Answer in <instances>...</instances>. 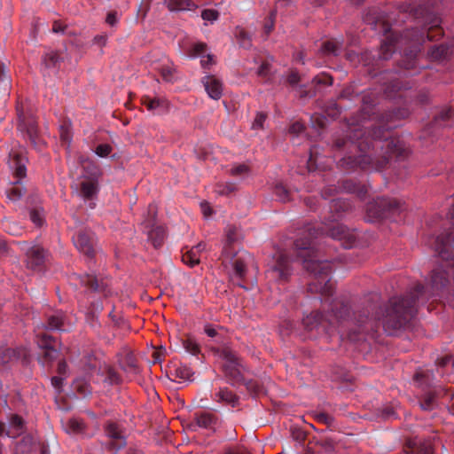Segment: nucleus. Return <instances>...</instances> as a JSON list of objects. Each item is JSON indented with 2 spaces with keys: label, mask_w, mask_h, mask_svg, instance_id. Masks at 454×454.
Returning a JSON list of instances; mask_svg holds the SVG:
<instances>
[{
  "label": "nucleus",
  "mask_w": 454,
  "mask_h": 454,
  "mask_svg": "<svg viewBox=\"0 0 454 454\" xmlns=\"http://www.w3.org/2000/svg\"><path fill=\"white\" fill-rule=\"evenodd\" d=\"M216 397L218 401L229 403L231 406H235L238 402L236 395L228 388H221L216 394Z\"/></svg>",
  "instance_id": "c756f323"
},
{
  "label": "nucleus",
  "mask_w": 454,
  "mask_h": 454,
  "mask_svg": "<svg viewBox=\"0 0 454 454\" xmlns=\"http://www.w3.org/2000/svg\"><path fill=\"white\" fill-rule=\"evenodd\" d=\"M287 80H288V82H289L290 84L294 85V84H296V83L299 82L300 77H299V75H298V74H297V73H295V72H292V73L289 74V76H288Z\"/></svg>",
  "instance_id": "0e129e2a"
},
{
  "label": "nucleus",
  "mask_w": 454,
  "mask_h": 454,
  "mask_svg": "<svg viewBox=\"0 0 454 454\" xmlns=\"http://www.w3.org/2000/svg\"><path fill=\"white\" fill-rule=\"evenodd\" d=\"M71 133L67 127L62 126L60 129V139L62 143L67 145V147H69L70 142H71Z\"/></svg>",
  "instance_id": "a18cd8bd"
},
{
  "label": "nucleus",
  "mask_w": 454,
  "mask_h": 454,
  "mask_svg": "<svg viewBox=\"0 0 454 454\" xmlns=\"http://www.w3.org/2000/svg\"><path fill=\"white\" fill-rule=\"evenodd\" d=\"M24 428L23 419L18 415H12L9 419L7 429L4 423H0V435L5 434L9 437L15 438L23 434Z\"/></svg>",
  "instance_id": "f3484780"
},
{
  "label": "nucleus",
  "mask_w": 454,
  "mask_h": 454,
  "mask_svg": "<svg viewBox=\"0 0 454 454\" xmlns=\"http://www.w3.org/2000/svg\"><path fill=\"white\" fill-rule=\"evenodd\" d=\"M304 232L309 235H323L327 234L334 239L343 241V246L348 247L351 246L355 239V235L346 226L337 222H330L325 223L308 224L305 227Z\"/></svg>",
  "instance_id": "0eeeda50"
},
{
  "label": "nucleus",
  "mask_w": 454,
  "mask_h": 454,
  "mask_svg": "<svg viewBox=\"0 0 454 454\" xmlns=\"http://www.w3.org/2000/svg\"><path fill=\"white\" fill-rule=\"evenodd\" d=\"M415 299L394 297L389 300L381 317L378 319L382 323L386 332L392 334L394 331L402 328L411 317Z\"/></svg>",
  "instance_id": "f03ea898"
},
{
  "label": "nucleus",
  "mask_w": 454,
  "mask_h": 454,
  "mask_svg": "<svg viewBox=\"0 0 454 454\" xmlns=\"http://www.w3.org/2000/svg\"><path fill=\"white\" fill-rule=\"evenodd\" d=\"M200 209L205 217H209L213 213L209 203L207 201H202L200 203Z\"/></svg>",
  "instance_id": "13d9d810"
},
{
  "label": "nucleus",
  "mask_w": 454,
  "mask_h": 454,
  "mask_svg": "<svg viewBox=\"0 0 454 454\" xmlns=\"http://www.w3.org/2000/svg\"><path fill=\"white\" fill-rule=\"evenodd\" d=\"M317 161H318V158L316 155V151H315V149H312L310 152L309 159L308 160V168L309 171H313L318 168Z\"/></svg>",
  "instance_id": "3c124183"
},
{
  "label": "nucleus",
  "mask_w": 454,
  "mask_h": 454,
  "mask_svg": "<svg viewBox=\"0 0 454 454\" xmlns=\"http://www.w3.org/2000/svg\"><path fill=\"white\" fill-rule=\"evenodd\" d=\"M266 121V114L258 113L253 121L252 128L254 129H260L263 128V124Z\"/></svg>",
  "instance_id": "de8ad7c7"
},
{
  "label": "nucleus",
  "mask_w": 454,
  "mask_h": 454,
  "mask_svg": "<svg viewBox=\"0 0 454 454\" xmlns=\"http://www.w3.org/2000/svg\"><path fill=\"white\" fill-rule=\"evenodd\" d=\"M205 247L206 245L204 243H199L196 247L188 249L182 255L183 262L191 267L197 265L200 261L201 254Z\"/></svg>",
  "instance_id": "4be33fe9"
},
{
  "label": "nucleus",
  "mask_w": 454,
  "mask_h": 454,
  "mask_svg": "<svg viewBox=\"0 0 454 454\" xmlns=\"http://www.w3.org/2000/svg\"><path fill=\"white\" fill-rule=\"evenodd\" d=\"M64 325V315L62 312H56L48 318L47 327L51 330H61Z\"/></svg>",
  "instance_id": "7c9ffc66"
},
{
  "label": "nucleus",
  "mask_w": 454,
  "mask_h": 454,
  "mask_svg": "<svg viewBox=\"0 0 454 454\" xmlns=\"http://www.w3.org/2000/svg\"><path fill=\"white\" fill-rule=\"evenodd\" d=\"M3 226L5 231L13 236L20 235L22 232L21 227L17 223L11 220H5L3 223Z\"/></svg>",
  "instance_id": "c9c22d12"
},
{
  "label": "nucleus",
  "mask_w": 454,
  "mask_h": 454,
  "mask_svg": "<svg viewBox=\"0 0 454 454\" xmlns=\"http://www.w3.org/2000/svg\"><path fill=\"white\" fill-rule=\"evenodd\" d=\"M219 359L222 360V366L225 374L234 381L241 380L242 366L239 364L235 353L227 347L216 350Z\"/></svg>",
  "instance_id": "1a4fd4ad"
},
{
  "label": "nucleus",
  "mask_w": 454,
  "mask_h": 454,
  "mask_svg": "<svg viewBox=\"0 0 454 454\" xmlns=\"http://www.w3.org/2000/svg\"><path fill=\"white\" fill-rule=\"evenodd\" d=\"M314 81L317 82V83H322V84H325V85H332L333 84V78L332 76L328 75V74H322L320 76H317L315 77Z\"/></svg>",
  "instance_id": "5fc2aeb1"
},
{
  "label": "nucleus",
  "mask_w": 454,
  "mask_h": 454,
  "mask_svg": "<svg viewBox=\"0 0 454 454\" xmlns=\"http://www.w3.org/2000/svg\"><path fill=\"white\" fill-rule=\"evenodd\" d=\"M153 68L158 71L166 82H172L175 78L176 70L173 63L166 56H162L159 60L153 61Z\"/></svg>",
  "instance_id": "a211bd4d"
},
{
  "label": "nucleus",
  "mask_w": 454,
  "mask_h": 454,
  "mask_svg": "<svg viewBox=\"0 0 454 454\" xmlns=\"http://www.w3.org/2000/svg\"><path fill=\"white\" fill-rule=\"evenodd\" d=\"M33 439L31 436L27 435L23 437L21 442L17 445L16 451L20 454H25L31 449Z\"/></svg>",
  "instance_id": "e433bc0d"
},
{
  "label": "nucleus",
  "mask_w": 454,
  "mask_h": 454,
  "mask_svg": "<svg viewBox=\"0 0 454 454\" xmlns=\"http://www.w3.org/2000/svg\"><path fill=\"white\" fill-rule=\"evenodd\" d=\"M202 83L210 98L214 100L221 98L223 91V84L221 79L215 75H206L202 79Z\"/></svg>",
  "instance_id": "dca6fc26"
},
{
  "label": "nucleus",
  "mask_w": 454,
  "mask_h": 454,
  "mask_svg": "<svg viewBox=\"0 0 454 454\" xmlns=\"http://www.w3.org/2000/svg\"><path fill=\"white\" fill-rule=\"evenodd\" d=\"M275 194L281 201H286L289 200L288 192L282 184H278L275 187Z\"/></svg>",
  "instance_id": "37998d69"
},
{
  "label": "nucleus",
  "mask_w": 454,
  "mask_h": 454,
  "mask_svg": "<svg viewBox=\"0 0 454 454\" xmlns=\"http://www.w3.org/2000/svg\"><path fill=\"white\" fill-rule=\"evenodd\" d=\"M37 344L41 349H43V356L42 363L50 364L58 356V350L56 349V341L47 333L36 334Z\"/></svg>",
  "instance_id": "ddd939ff"
},
{
  "label": "nucleus",
  "mask_w": 454,
  "mask_h": 454,
  "mask_svg": "<svg viewBox=\"0 0 454 454\" xmlns=\"http://www.w3.org/2000/svg\"><path fill=\"white\" fill-rule=\"evenodd\" d=\"M144 105L149 111H153L158 114L166 112L169 106L168 101L164 98H146L144 100Z\"/></svg>",
  "instance_id": "5701e85b"
},
{
  "label": "nucleus",
  "mask_w": 454,
  "mask_h": 454,
  "mask_svg": "<svg viewBox=\"0 0 454 454\" xmlns=\"http://www.w3.org/2000/svg\"><path fill=\"white\" fill-rule=\"evenodd\" d=\"M17 114L19 119L18 129L22 133H26L30 142L35 146H37V127L35 119L32 114H26L20 105L17 106Z\"/></svg>",
  "instance_id": "f8f14e48"
},
{
  "label": "nucleus",
  "mask_w": 454,
  "mask_h": 454,
  "mask_svg": "<svg viewBox=\"0 0 454 454\" xmlns=\"http://www.w3.org/2000/svg\"><path fill=\"white\" fill-rule=\"evenodd\" d=\"M204 331L209 337H215L217 335V330L211 325H206Z\"/></svg>",
  "instance_id": "e2e57ef3"
},
{
  "label": "nucleus",
  "mask_w": 454,
  "mask_h": 454,
  "mask_svg": "<svg viewBox=\"0 0 454 454\" xmlns=\"http://www.w3.org/2000/svg\"><path fill=\"white\" fill-rule=\"evenodd\" d=\"M434 374L429 371H419L415 374L414 381L417 386L421 388V395L419 396V405L422 410H432L435 403L437 396L440 394L448 395L446 389L436 391L432 386Z\"/></svg>",
  "instance_id": "423d86ee"
},
{
  "label": "nucleus",
  "mask_w": 454,
  "mask_h": 454,
  "mask_svg": "<svg viewBox=\"0 0 454 454\" xmlns=\"http://www.w3.org/2000/svg\"><path fill=\"white\" fill-rule=\"evenodd\" d=\"M113 152V147L108 144H100L95 149V153L102 158L107 157Z\"/></svg>",
  "instance_id": "a19ab883"
},
{
  "label": "nucleus",
  "mask_w": 454,
  "mask_h": 454,
  "mask_svg": "<svg viewBox=\"0 0 454 454\" xmlns=\"http://www.w3.org/2000/svg\"><path fill=\"white\" fill-rule=\"evenodd\" d=\"M441 20L438 17H434L432 20L428 22L429 29L427 34V38L431 41L434 40L435 35H434V32L437 33V35H442V30L438 28V26L440 24Z\"/></svg>",
  "instance_id": "72a5a7b5"
},
{
  "label": "nucleus",
  "mask_w": 454,
  "mask_h": 454,
  "mask_svg": "<svg viewBox=\"0 0 454 454\" xmlns=\"http://www.w3.org/2000/svg\"><path fill=\"white\" fill-rule=\"evenodd\" d=\"M371 161V157L368 154L363 153L360 154L357 157H355L354 159L351 156H348V158H343L340 162L341 165H350V168H353L355 166H359L364 169L369 168L367 165H369Z\"/></svg>",
  "instance_id": "bb28decb"
},
{
  "label": "nucleus",
  "mask_w": 454,
  "mask_h": 454,
  "mask_svg": "<svg viewBox=\"0 0 454 454\" xmlns=\"http://www.w3.org/2000/svg\"><path fill=\"white\" fill-rule=\"evenodd\" d=\"M239 231L235 226H229L226 230L227 244L223 248V263L230 262L232 266L231 278L233 281H237L239 286H243L239 281L243 279L247 272V265L252 261V257L245 251L235 252L231 247V244L239 239Z\"/></svg>",
  "instance_id": "7ed1b4c3"
},
{
  "label": "nucleus",
  "mask_w": 454,
  "mask_h": 454,
  "mask_svg": "<svg viewBox=\"0 0 454 454\" xmlns=\"http://www.w3.org/2000/svg\"><path fill=\"white\" fill-rule=\"evenodd\" d=\"M73 241L80 253L87 255L88 257H92L94 254V239L90 231H79L75 236L73 237Z\"/></svg>",
  "instance_id": "2eb2a0df"
},
{
  "label": "nucleus",
  "mask_w": 454,
  "mask_h": 454,
  "mask_svg": "<svg viewBox=\"0 0 454 454\" xmlns=\"http://www.w3.org/2000/svg\"><path fill=\"white\" fill-rule=\"evenodd\" d=\"M303 129H304V126L301 122L296 121L294 124H292L289 131H290V133L299 135L303 131Z\"/></svg>",
  "instance_id": "052dcab7"
},
{
  "label": "nucleus",
  "mask_w": 454,
  "mask_h": 454,
  "mask_svg": "<svg viewBox=\"0 0 454 454\" xmlns=\"http://www.w3.org/2000/svg\"><path fill=\"white\" fill-rule=\"evenodd\" d=\"M74 278L80 279L82 286H87L93 291L104 292L107 286V283H105L104 281L98 283L97 277L89 274L84 276H74Z\"/></svg>",
  "instance_id": "393cba45"
},
{
  "label": "nucleus",
  "mask_w": 454,
  "mask_h": 454,
  "mask_svg": "<svg viewBox=\"0 0 454 454\" xmlns=\"http://www.w3.org/2000/svg\"><path fill=\"white\" fill-rule=\"evenodd\" d=\"M107 36L106 35H98L95 36L94 43L98 44L99 46H104L106 43Z\"/></svg>",
  "instance_id": "680f3d73"
},
{
  "label": "nucleus",
  "mask_w": 454,
  "mask_h": 454,
  "mask_svg": "<svg viewBox=\"0 0 454 454\" xmlns=\"http://www.w3.org/2000/svg\"><path fill=\"white\" fill-rule=\"evenodd\" d=\"M80 164L82 172L77 184L79 195L84 200H93L98 192L99 168L89 159L81 158Z\"/></svg>",
  "instance_id": "20e7f679"
},
{
  "label": "nucleus",
  "mask_w": 454,
  "mask_h": 454,
  "mask_svg": "<svg viewBox=\"0 0 454 454\" xmlns=\"http://www.w3.org/2000/svg\"><path fill=\"white\" fill-rule=\"evenodd\" d=\"M270 73V66L268 62L262 63V65L259 67V68L257 70V74L262 78H266V81L270 80V78L268 77Z\"/></svg>",
  "instance_id": "09e8293b"
},
{
  "label": "nucleus",
  "mask_w": 454,
  "mask_h": 454,
  "mask_svg": "<svg viewBox=\"0 0 454 454\" xmlns=\"http://www.w3.org/2000/svg\"><path fill=\"white\" fill-rule=\"evenodd\" d=\"M106 434L111 440L110 446L112 449L120 450L125 446V439L117 424L108 423L106 427Z\"/></svg>",
  "instance_id": "aec40b11"
},
{
  "label": "nucleus",
  "mask_w": 454,
  "mask_h": 454,
  "mask_svg": "<svg viewBox=\"0 0 454 454\" xmlns=\"http://www.w3.org/2000/svg\"><path fill=\"white\" fill-rule=\"evenodd\" d=\"M274 20H275V12H272L268 18V20L264 23V32L266 35H268L273 29L274 27Z\"/></svg>",
  "instance_id": "864d4df0"
},
{
  "label": "nucleus",
  "mask_w": 454,
  "mask_h": 454,
  "mask_svg": "<svg viewBox=\"0 0 454 454\" xmlns=\"http://www.w3.org/2000/svg\"><path fill=\"white\" fill-rule=\"evenodd\" d=\"M26 150L20 146L12 148L9 153V166L17 180L7 191V197L11 200H18L23 195V188L20 184V181L26 176Z\"/></svg>",
  "instance_id": "39448f33"
},
{
  "label": "nucleus",
  "mask_w": 454,
  "mask_h": 454,
  "mask_svg": "<svg viewBox=\"0 0 454 454\" xmlns=\"http://www.w3.org/2000/svg\"><path fill=\"white\" fill-rule=\"evenodd\" d=\"M294 247L303 267L313 276L309 285V291L321 294L324 307L331 308L325 317H323L320 312L306 316L302 320L305 329L309 332L315 330L319 334L325 333L333 335L338 333L344 338L342 327L349 317V309L339 300L331 298L334 289V284L331 279L332 262L320 260L312 241L307 238L296 239Z\"/></svg>",
  "instance_id": "f257e3e1"
},
{
  "label": "nucleus",
  "mask_w": 454,
  "mask_h": 454,
  "mask_svg": "<svg viewBox=\"0 0 454 454\" xmlns=\"http://www.w3.org/2000/svg\"><path fill=\"white\" fill-rule=\"evenodd\" d=\"M30 219L36 226H42L43 223V215L39 210H32Z\"/></svg>",
  "instance_id": "49530a36"
},
{
  "label": "nucleus",
  "mask_w": 454,
  "mask_h": 454,
  "mask_svg": "<svg viewBox=\"0 0 454 454\" xmlns=\"http://www.w3.org/2000/svg\"><path fill=\"white\" fill-rule=\"evenodd\" d=\"M398 43L396 38L392 35L387 37V40L382 43L380 48V58L387 59L396 50Z\"/></svg>",
  "instance_id": "cd10ccee"
},
{
  "label": "nucleus",
  "mask_w": 454,
  "mask_h": 454,
  "mask_svg": "<svg viewBox=\"0 0 454 454\" xmlns=\"http://www.w3.org/2000/svg\"><path fill=\"white\" fill-rule=\"evenodd\" d=\"M201 18L206 22L213 23L218 20L219 12L215 9H204L201 12Z\"/></svg>",
  "instance_id": "4c0bfd02"
},
{
  "label": "nucleus",
  "mask_w": 454,
  "mask_h": 454,
  "mask_svg": "<svg viewBox=\"0 0 454 454\" xmlns=\"http://www.w3.org/2000/svg\"><path fill=\"white\" fill-rule=\"evenodd\" d=\"M168 8L171 12L194 11L198 5L192 0H168Z\"/></svg>",
  "instance_id": "a878e982"
},
{
  "label": "nucleus",
  "mask_w": 454,
  "mask_h": 454,
  "mask_svg": "<svg viewBox=\"0 0 454 454\" xmlns=\"http://www.w3.org/2000/svg\"><path fill=\"white\" fill-rule=\"evenodd\" d=\"M176 375L179 376L183 380H190L192 373L189 368L187 367H180L176 369Z\"/></svg>",
  "instance_id": "4d7b16f0"
},
{
  "label": "nucleus",
  "mask_w": 454,
  "mask_h": 454,
  "mask_svg": "<svg viewBox=\"0 0 454 454\" xmlns=\"http://www.w3.org/2000/svg\"><path fill=\"white\" fill-rule=\"evenodd\" d=\"M361 132H357L355 134V137L356 139V146L359 149L361 152H364L366 149H369L371 145L374 146L372 145V140H381L385 138V136L383 135V130L380 128L374 129L370 132L368 137H360Z\"/></svg>",
  "instance_id": "6ab92c4d"
},
{
  "label": "nucleus",
  "mask_w": 454,
  "mask_h": 454,
  "mask_svg": "<svg viewBox=\"0 0 454 454\" xmlns=\"http://www.w3.org/2000/svg\"><path fill=\"white\" fill-rule=\"evenodd\" d=\"M387 145L388 147L393 145V147H391L390 152H389L390 154L396 155V156H403L404 154V152H405L404 148L400 145L394 144V140L387 141Z\"/></svg>",
  "instance_id": "c03bdc74"
},
{
  "label": "nucleus",
  "mask_w": 454,
  "mask_h": 454,
  "mask_svg": "<svg viewBox=\"0 0 454 454\" xmlns=\"http://www.w3.org/2000/svg\"><path fill=\"white\" fill-rule=\"evenodd\" d=\"M207 51V45L203 43H193L185 51L191 58L201 57Z\"/></svg>",
  "instance_id": "2f4dec72"
},
{
  "label": "nucleus",
  "mask_w": 454,
  "mask_h": 454,
  "mask_svg": "<svg viewBox=\"0 0 454 454\" xmlns=\"http://www.w3.org/2000/svg\"><path fill=\"white\" fill-rule=\"evenodd\" d=\"M21 250L26 253L27 264L32 270L38 269L44 262L45 251L38 245H29L24 243Z\"/></svg>",
  "instance_id": "4468645a"
},
{
  "label": "nucleus",
  "mask_w": 454,
  "mask_h": 454,
  "mask_svg": "<svg viewBox=\"0 0 454 454\" xmlns=\"http://www.w3.org/2000/svg\"><path fill=\"white\" fill-rule=\"evenodd\" d=\"M400 207V202L395 200L379 198L367 206L368 221L387 217L388 213H394Z\"/></svg>",
  "instance_id": "9b49d317"
},
{
  "label": "nucleus",
  "mask_w": 454,
  "mask_h": 454,
  "mask_svg": "<svg viewBox=\"0 0 454 454\" xmlns=\"http://www.w3.org/2000/svg\"><path fill=\"white\" fill-rule=\"evenodd\" d=\"M200 58H201L200 63H201L202 67H204V68L209 67V66L214 63V58L212 55H209V54H207L206 56L203 55Z\"/></svg>",
  "instance_id": "bf43d9fd"
},
{
  "label": "nucleus",
  "mask_w": 454,
  "mask_h": 454,
  "mask_svg": "<svg viewBox=\"0 0 454 454\" xmlns=\"http://www.w3.org/2000/svg\"><path fill=\"white\" fill-rule=\"evenodd\" d=\"M196 422L200 427L213 429L216 420L213 414L203 411L196 416Z\"/></svg>",
  "instance_id": "c85d7f7f"
},
{
  "label": "nucleus",
  "mask_w": 454,
  "mask_h": 454,
  "mask_svg": "<svg viewBox=\"0 0 454 454\" xmlns=\"http://www.w3.org/2000/svg\"><path fill=\"white\" fill-rule=\"evenodd\" d=\"M428 54L433 59L439 60L445 58L448 54V48L443 44L434 45Z\"/></svg>",
  "instance_id": "473e14b6"
},
{
  "label": "nucleus",
  "mask_w": 454,
  "mask_h": 454,
  "mask_svg": "<svg viewBox=\"0 0 454 454\" xmlns=\"http://www.w3.org/2000/svg\"><path fill=\"white\" fill-rule=\"evenodd\" d=\"M67 365L66 362L60 361L58 365V372L60 375H65L66 372H67Z\"/></svg>",
  "instance_id": "338daca9"
},
{
  "label": "nucleus",
  "mask_w": 454,
  "mask_h": 454,
  "mask_svg": "<svg viewBox=\"0 0 454 454\" xmlns=\"http://www.w3.org/2000/svg\"><path fill=\"white\" fill-rule=\"evenodd\" d=\"M248 167L245 164H239L231 168V174L235 176H242L248 173Z\"/></svg>",
  "instance_id": "79ce46f5"
},
{
  "label": "nucleus",
  "mask_w": 454,
  "mask_h": 454,
  "mask_svg": "<svg viewBox=\"0 0 454 454\" xmlns=\"http://www.w3.org/2000/svg\"><path fill=\"white\" fill-rule=\"evenodd\" d=\"M237 37L239 39L240 43L246 47L249 44V39L247 33L243 29H239L236 33Z\"/></svg>",
  "instance_id": "6e6d98bb"
},
{
  "label": "nucleus",
  "mask_w": 454,
  "mask_h": 454,
  "mask_svg": "<svg viewBox=\"0 0 454 454\" xmlns=\"http://www.w3.org/2000/svg\"><path fill=\"white\" fill-rule=\"evenodd\" d=\"M74 390H75L80 395L85 396L90 393V387L86 381L82 380H75L73 383Z\"/></svg>",
  "instance_id": "f704fd0d"
},
{
  "label": "nucleus",
  "mask_w": 454,
  "mask_h": 454,
  "mask_svg": "<svg viewBox=\"0 0 454 454\" xmlns=\"http://www.w3.org/2000/svg\"><path fill=\"white\" fill-rule=\"evenodd\" d=\"M268 277L276 281H286L291 275L290 262L286 253L278 250L269 264Z\"/></svg>",
  "instance_id": "6e6552de"
},
{
  "label": "nucleus",
  "mask_w": 454,
  "mask_h": 454,
  "mask_svg": "<svg viewBox=\"0 0 454 454\" xmlns=\"http://www.w3.org/2000/svg\"><path fill=\"white\" fill-rule=\"evenodd\" d=\"M235 190V185L232 183L226 184H219L216 188V192L223 195H227Z\"/></svg>",
  "instance_id": "8fccbe9b"
},
{
  "label": "nucleus",
  "mask_w": 454,
  "mask_h": 454,
  "mask_svg": "<svg viewBox=\"0 0 454 454\" xmlns=\"http://www.w3.org/2000/svg\"><path fill=\"white\" fill-rule=\"evenodd\" d=\"M106 22L111 25V26H114L116 24L117 22V16H116V13L115 12H111L107 15L106 17Z\"/></svg>",
  "instance_id": "69168bd1"
},
{
  "label": "nucleus",
  "mask_w": 454,
  "mask_h": 454,
  "mask_svg": "<svg viewBox=\"0 0 454 454\" xmlns=\"http://www.w3.org/2000/svg\"><path fill=\"white\" fill-rule=\"evenodd\" d=\"M62 427L68 434L78 435L84 433V423L77 418L62 420Z\"/></svg>",
  "instance_id": "b1692460"
},
{
  "label": "nucleus",
  "mask_w": 454,
  "mask_h": 454,
  "mask_svg": "<svg viewBox=\"0 0 454 454\" xmlns=\"http://www.w3.org/2000/svg\"><path fill=\"white\" fill-rule=\"evenodd\" d=\"M452 362V366L454 368V357L451 359L450 357L449 356H445V357H442L440 361H439V365L441 367H443L445 366L446 364H448L450 362Z\"/></svg>",
  "instance_id": "774afa93"
},
{
  "label": "nucleus",
  "mask_w": 454,
  "mask_h": 454,
  "mask_svg": "<svg viewBox=\"0 0 454 454\" xmlns=\"http://www.w3.org/2000/svg\"><path fill=\"white\" fill-rule=\"evenodd\" d=\"M156 213V205L150 204L148 207V217L142 223L144 231L147 233L148 239L154 247H160L165 237L164 228L155 224Z\"/></svg>",
  "instance_id": "9d476101"
},
{
  "label": "nucleus",
  "mask_w": 454,
  "mask_h": 454,
  "mask_svg": "<svg viewBox=\"0 0 454 454\" xmlns=\"http://www.w3.org/2000/svg\"><path fill=\"white\" fill-rule=\"evenodd\" d=\"M339 50V43L335 41H326L322 45V51L325 54L336 55Z\"/></svg>",
  "instance_id": "ea45409f"
},
{
  "label": "nucleus",
  "mask_w": 454,
  "mask_h": 454,
  "mask_svg": "<svg viewBox=\"0 0 454 454\" xmlns=\"http://www.w3.org/2000/svg\"><path fill=\"white\" fill-rule=\"evenodd\" d=\"M452 114V111L450 108H444L441 113L434 118V126H442L443 122L447 121Z\"/></svg>",
  "instance_id": "58836bf2"
},
{
  "label": "nucleus",
  "mask_w": 454,
  "mask_h": 454,
  "mask_svg": "<svg viewBox=\"0 0 454 454\" xmlns=\"http://www.w3.org/2000/svg\"><path fill=\"white\" fill-rule=\"evenodd\" d=\"M184 348L188 352H190L192 355H196L200 351L199 345L192 340H187L184 342Z\"/></svg>",
  "instance_id": "603ef678"
},
{
  "label": "nucleus",
  "mask_w": 454,
  "mask_h": 454,
  "mask_svg": "<svg viewBox=\"0 0 454 454\" xmlns=\"http://www.w3.org/2000/svg\"><path fill=\"white\" fill-rule=\"evenodd\" d=\"M60 57L57 51H50L43 58L42 68L44 73L50 74L55 73L59 67Z\"/></svg>",
  "instance_id": "412c9836"
}]
</instances>
